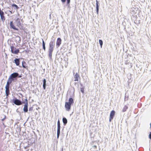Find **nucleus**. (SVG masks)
Returning <instances> with one entry per match:
<instances>
[{
    "instance_id": "3",
    "label": "nucleus",
    "mask_w": 151,
    "mask_h": 151,
    "mask_svg": "<svg viewBox=\"0 0 151 151\" xmlns=\"http://www.w3.org/2000/svg\"><path fill=\"white\" fill-rule=\"evenodd\" d=\"M73 103V100L72 98L69 99V102H66L65 104V107L66 110L69 111L70 110L71 105Z\"/></svg>"
},
{
    "instance_id": "16",
    "label": "nucleus",
    "mask_w": 151,
    "mask_h": 151,
    "mask_svg": "<svg viewBox=\"0 0 151 151\" xmlns=\"http://www.w3.org/2000/svg\"><path fill=\"white\" fill-rule=\"evenodd\" d=\"M42 43L43 48L44 49V50L45 51L46 50V47H45V43L44 41L43 40H42Z\"/></svg>"
},
{
    "instance_id": "10",
    "label": "nucleus",
    "mask_w": 151,
    "mask_h": 151,
    "mask_svg": "<svg viewBox=\"0 0 151 151\" xmlns=\"http://www.w3.org/2000/svg\"><path fill=\"white\" fill-rule=\"evenodd\" d=\"M24 111L25 112H27L28 111V104L27 103L25 104L24 107Z\"/></svg>"
},
{
    "instance_id": "32",
    "label": "nucleus",
    "mask_w": 151,
    "mask_h": 151,
    "mask_svg": "<svg viewBox=\"0 0 151 151\" xmlns=\"http://www.w3.org/2000/svg\"><path fill=\"white\" fill-rule=\"evenodd\" d=\"M76 83H75V85H76Z\"/></svg>"
},
{
    "instance_id": "7",
    "label": "nucleus",
    "mask_w": 151,
    "mask_h": 151,
    "mask_svg": "<svg viewBox=\"0 0 151 151\" xmlns=\"http://www.w3.org/2000/svg\"><path fill=\"white\" fill-rule=\"evenodd\" d=\"M62 40L60 38H58L56 42V46L58 47L60 46Z\"/></svg>"
},
{
    "instance_id": "12",
    "label": "nucleus",
    "mask_w": 151,
    "mask_h": 151,
    "mask_svg": "<svg viewBox=\"0 0 151 151\" xmlns=\"http://www.w3.org/2000/svg\"><path fill=\"white\" fill-rule=\"evenodd\" d=\"M15 63H16L17 65H19L20 63L19 59H16L14 60Z\"/></svg>"
},
{
    "instance_id": "9",
    "label": "nucleus",
    "mask_w": 151,
    "mask_h": 151,
    "mask_svg": "<svg viewBox=\"0 0 151 151\" xmlns=\"http://www.w3.org/2000/svg\"><path fill=\"white\" fill-rule=\"evenodd\" d=\"M14 103L15 104L17 105H19L22 104L20 100L17 99L14 100Z\"/></svg>"
},
{
    "instance_id": "8",
    "label": "nucleus",
    "mask_w": 151,
    "mask_h": 151,
    "mask_svg": "<svg viewBox=\"0 0 151 151\" xmlns=\"http://www.w3.org/2000/svg\"><path fill=\"white\" fill-rule=\"evenodd\" d=\"M74 81H78V79L80 78V76L79 74L77 73H76V74L74 76Z\"/></svg>"
},
{
    "instance_id": "22",
    "label": "nucleus",
    "mask_w": 151,
    "mask_h": 151,
    "mask_svg": "<svg viewBox=\"0 0 151 151\" xmlns=\"http://www.w3.org/2000/svg\"><path fill=\"white\" fill-rule=\"evenodd\" d=\"M1 18L2 20L3 21H4L5 20V18L4 16V15L1 16Z\"/></svg>"
},
{
    "instance_id": "30",
    "label": "nucleus",
    "mask_w": 151,
    "mask_h": 151,
    "mask_svg": "<svg viewBox=\"0 0 151 151\" xmlns=\"http://www.w3.org/2000/svg\"><path fill=\"white\" fill-rule=\"evenodd\" d=\"M22 65H23V67L24 68H26V67L24 65V63H22Z\"/></svg>"
},
{
    "instance_id": "6",
    "label": "nucleus",
    "mask_w": 151,
    "mask_h": 151,
    "mask_svg": "<svg viewBox=\"0 0 151 151\" xmlns=\"http://www.w3.org/2000/svg\"><path fill=\"white\" fill-rule=\"evenodd\" d=\"M115 114V112L114 110H112L110 112L109 118V121L111 122L113 119Z\"/></svg>"
},
{
    "instance_id": "33",
    "label": "nucleus",
    "mask_w": 151,
    "mask_h": 151,
    "mask_svg": "<svg viewBox=\"0 0 151 151\" xmlns=\"http://www.w3.org/2000/svg\"><path fill=\"white\" fill-rule=\"evenodd\" d=\"M150 128H151V123L150 124Z\"/></svg>"
},
{
    "instance_id": "5",
    "label": "nucleus",
    "mask_w": 151,
    "mask_h": 151,
    "mask_svg": "<svg viewBox=\"0 0 151 151\" xmlns=\"http://www.w3.org/2000/svg\"><path fill=\"white\" fill-rule=\"evenodd\" d=\"M11 52L14 54H17L19 52V50L18 49H16L13 46H11Z\"/></svg>"
},
{
    "instance_id": "24",
    "label": "nucleus",
    "mask_w": 151,
    "mask_h": 151,
    "mask_svg": "<svg viewBox=\"0 0 151 151\" xmlns=\"http://www.w3.org/2000/svg\"><path fill=\"white\" fill-rule=\"evenodd\" d=\"M0 16L4 15V12L2 11H1L0 8Z\"/></svg>"
},
{
    "instance_id": "34",
    "label": "nucleus",
    "mask_w": 151,
    "mask_h": 151,
    "mask_svg": "<svg viewBox=\"0 0 151 151\" xmlns=\"http://www.w3.org/2000/svg\"><path fill=\"white\" fill-rule=\"evenodd\" d=\"M21 77V76H20L19 77Z\"/></svg>"
},
{
    "instance_id": "28",
    "label": "nucleus",
    "mask_w": 151,
    "mask_h": 151,
    "mask_svg": "<svg viewBox=\"0 0 151 151\" xmlns=\"http://www.w3.org/2000/svg\"><path fill=\"white\" fill-rule=\"evenodd\" d=\"M149 138L150 139H151V132H150V134L149 135Z\"/></svg>"
},
{
    "instance_id": "31",
    "label": "nucleus",
    "mask_w": 151,
    "mask_h": 151,
    "mask_svg": "<svg viewBox=\"0 0 151 151\" xmlns=\"http://www.w3.org/2000/svg\"><path fill=\"white\" fill-rule=\"evenodd\" d=\"M4 119H5V118H3V119H2V121H4Z\"/></svg>"
},
{
    "instance_id": "1",
    "label": "nucleus",
    "mask_w": 151,
    "mask_h": 151,
    "mask_svg": "<svg viewBox=\"0 0 151 151\" xmlns=\"http://www.w3.org/2000/svg\"><path fill=\"white\" fill-rule=\"evenodd\" d=\"M10 26L11 28L17 31H19V29H21L22 27L20 19L19 18H17L14 23L12 21H11Z\"/></svg>"
},
{
    "instance_id": "4",
    "label": "nucleus",
    "mask_w": 151,
    "mask_h": 151,
    "mask_svg": "<svg viewBox=\"0 0 151 151\" xmlns=\"http://www.w3.org/2000/svg\"><path fill=\"white\" fill-rule=\"evenodd\" d=\"M19 75L18 73H14L12 74L9 78V79H10V80L12 81L14 80V78L17 77Z\"/></svg>"
},
{
    "instance_id": "29",
    "label": "nucleus",
    "mask_w": 151,
    "mask_h": 151,
    "mask_svg": "<svg viewBox=\"0 0 151 151\" xmlns=\"http://www.w3.org/2000/svg\"><path fill=\"white\" fill-rule=\"evenodd\" d=\"M66 0H61V1L63 3H64L65 2Z\"/></svg>"
},
{
    "instance_id": "14",
    "label": "nucleus",
    "mask_w": 151,
    "mask_h": 151,
    "mask_svg": "<svg viewBox=\"0 0 151 151\" xmlns=\"http://www.w3.org/2000/svg\"><path fill=\"white\" fill-rule=\"evenodd\" d=\"M6 88V96H8L9 94V88Z\"/></svg>"
},
{
    "instance_id": "23",
    "label": "nucleus",
    "mask_w": 151,
    "mask_h": 151,
    "mask_svg": "<svg viewBox=\"0 0 151 151\" xmlns=\"http://www.w3.org/2000/svg\"><path fill=\"white\" fill-rule=\"evenodd\" d=\"M80 90H81V92L82 93H84V87H82V88H81Z\"/></svg>"
},
{
    "instance_id": "19",
    "label": "nucleus",
    "mask_w": 151,
    "mask_h": 151,
    "mask_svg": "<svg viewBox=\"0 0 151 151\" xmlns=\"http://www.w3.org/2000/svg\"><path fill=\"white\" fill-rule=\"evenodd\" d=\"M60 121L58 120V129L57 130H60Z\"/></svg>"
},
{
    "instance_id": "26",
    "label": "nucleus",
    "mask_w": 151,
    "mask_h": 151,
    "mask_svg": "<svg viewBox=\"0 0 151 151\" xmlns=\"http://www.w3.org/2000/svg\"><path fill=\"white\" fill-rule=\"evenodd\" d=\"M93 147L94 149H97V146L96 145H94L93 146Z\"/></svg>"
},
{
    "instance_id": "17",
    "label": "nucleus",
    "mask_w": 151,
    "mask_h": 151,
    "mask_svg": "<svg viewBox=\"0 0 151 151\" xmlns=\"http://www.w3.org/2000/svg\"><path fill=\"white\" fill-rule=\"evenodd\" d=\"M63 121L64 124H65L67 123V120L65 118H63Z\"/></svg>"
},
{
    "instance_id": "18",
    "label": "nucleus",
    "mask_w": 151,
    "mask_h": 151,
    "mask_svg": "<svg viewBox=\"0 0 151 151\" xmlns=\"http://www.w3.org/2000/svg\"><path fill=\"white\" fill-rule=\"evenodd\" d=\"M96 9L97 12L98 14L99 11V5L98 4V2L97 0H96Z\"/></svg>"
},
{
    "instance_id": "27",
    "label": "nucleus",
    "mask_w": 151,
    "mask_h": 151,
    "mask_svg": "<svg viewBox=\"0 0 151 151\" xmlns=\"http://www.w3.org/2000/svg\"><path fill=\"white\" fill-rule=\"evenodd\" d=\"M70 2V0H67V3L68 4H69Z\"/></svg>"
},
{
    "instance_id": "13",
    "label": "nucleus",
    "mask_w": 151,
    "mask_h": 151,
    "mask_svg": "<svg viewBox=\"0 0 151 151\" xmlns=\"http://www.w3.org/2000/svg\"><path fill=\"white\" fill-rule=\"evenodd\" d=\"M128 108V106L127 105H125L122 109V111L124 112L126 111Z\"/></svg>"
},
{
    "instance_id": "15",
    "label": "nucleus",
    "mask_w": 151,
    "mask_h": 151,
    "mask_svg": "<svg viewBox=\"0 0 151 151\" xmlns=\"http://www.w3.org/2000/svg\"><path fill=\"white\" fill-rule=\"evenodd\" d=\"M46 80L45 79H44L43 80V86L44 89H45L46 88Z\"/></svg>"
},
{
    "instance_id": "2",
    "label": "nucleus",
    "mask_w": 151,
    "mask_h": 151,
    "mask_svg": "<svg viewBox=\"0 0 151 151\" xmlns=\"http://www.w3.org/2000/svg\"><path fill=\"white\" fill-rule=\"evenodd\" d=\"M55 40H51L49 43L48 49V55L51 59H52V54L55 47Z\"/></svg>"
},
{
    "instance_id": "25",
    "label": "nucleus",
    "mask_w": 151,
    "mask_h": 151,
    "mask_svg": "<svg viewBox=\"0 0 151 151\" xmlns=\"http://www.w3.org/2000/svg\"><path fill=\"white\" fill-rule=\"evenodd\" d=\"M12 7H15L16 8V9H17L19 8V7H18V6L16 5V4H13L12 5Z\"/></svg>"
},
{
    "instance_id": "21",
    "label": "nucleus",
    "mask_w": 151,
    "mask_h": 151,
    "mask_svg": "<svg viewBox=\"0 0 151 151\" xmlns=\"http://www.w3.org/2000/svg\"><path fill=\"white\" fill-rule=\"evenodd\" d=\"M99 44L101 45V47H102L103 45V41L101 40H99Z\"/></svg>"
},
{
    "instance_id": "11",
    "label": "nucleus",
    "mask_w": 151,
    "mask_h": 151,
    "mask_svg": "<svg viewBox=\"0 0 151 151\" xmlns=\"http://www.w3.org/2000/svg\"><path fill=\"white\" fill-rule=\"evenodd\" d=\"M12 80H10V79H8V81L7 83L6 84L5 86V88H9V84H11L12 82Z\"/></svg>"
},
{
    "instance_id": "20",
    "label": "nucleus",
    "mask_w": 151,
    "mask_h": 151,
    "mask_svg": "<svg viewBox=\"0 0 151 151\" xmlns=\"http://www.w3.org/2000/svg\"><path fill=\"white\" fill-rule=\"evenodd\" d=\"M60 130H57V138H58L59 137L60 134Z\"/></svg>"
}]
</instances>
